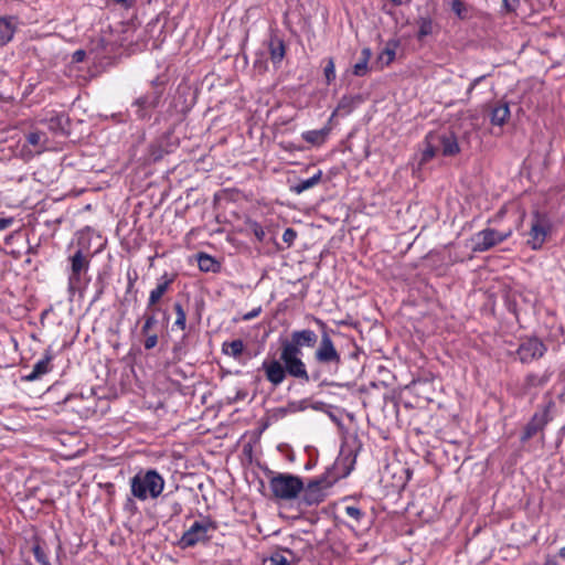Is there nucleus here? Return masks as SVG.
Instances as JSON below:
<instances>
[{
	"mask_svg": "<svg viewBox=\"0 0 565 565\" xmlns=\"http://www.w3.org/2000/svg\"><path fill=\"white\" fill-rule=\"evenodd\" d=\"M156 310H157V308L153 309V311H156ZM143 319H145V322L141 328V334L148 335L150 333V330L158 323V320L156 318L154 312H152L151 315H145Z\"/></svg>",
	"mask_w": 565,
	"mask_h": 565,
	"instance_id": "473e14b6",
	"label": "nucleus"
},
{
	"mask_svg": "<svg viewBox=\"0 0 565 565\" xmlns=\"http://www.w3.org/2000/svg\"><path fill=\"white\" fill-rule=\"evenodd\" d=\"M70 275H68V292L73 296L79 290L83 276L88 271L90 260L83 253L82 249H77L72 256H70Z\"/></svg>",
	"mask_w": 565,
	"mask_h": 565,
	"instance_id": "20e7f679",
	"label": "nucleus"
},
{
	"mask_svg": "<svg viewBox=\"0 0 565 565\" xmlns=\"http://www.w3.org/2000/svg\"><path fill=\"white\" fill-rule=\"evenodd\" d=\"M25 142L26 145L33 147L36 153H41L46 149L47 136L43 131L32 130L25 134Z\"/></svg>",
	"mask_w": 565,
	"mask_h": 565,
	"instance_id": "6ab92c4d",
	"label": "nucleus"
},
{
	"mask_svg": "<svg viewBox=\"0 0 565 565\" xmlns=\"http://www.w3.org/2000/svg\"><path fill=\"white\" fill-rule=\"evenodd\" d=\"M47 129L55 135H67L70 118L64 113H54L45 119Z\"/></svg>",
	"mask_w": 565,
	"mask_h": 565,
	"instance_id": "2eb2a0df",
	"label": "nucleus"
},
{
	"mask_svg": "<svg viewBox=\"0 0 565 565\" xmlns=\"http://www.w3.org/2000/svg\"><path fill=\"white\" fill-rule=\"evenodd\" d=\"M510 117V108L507 103L495 105L490 113V122L494 126H503Z\"/></svg>",
	"mask_w": 565,
	"mask_h": 565,
	"instance_id": "aec40b11",
	"label": "nucleus"
},
{
	"mask_svg": "<svg viewBox=\"0 0 565 565\" xmlns=\"http://www.w3.org/2000/svg\"><path fill=\"white\" fill-rule=\"evenodd\" d=\"M287 411H288V414H294V413H297V406H296V402H289L287 405Z\"/></svg>",
	"mask_w": 565,
	"mask_h": 565,
	"instance_id": "8fccbe9b",
	"label": "nucleus"
},
{
	"mask_svg": "<svg viewBox=\"0 0 565 565\" xmlns=\"http://www.w3.org/2000/svg\"><path fill=\"white\" fill-rule=\"evenodd\" d=\"M273 495L282 501H290L300 494L303 481L300 477L290 473H277L269 480Z\"/></svg>",
	"mask_w": 565,
	"mask_h": 565,
	"instance_id": "7ed1b4c3",
	"label": "nucleus"
},
{
	"mask_svg": "<svg viewBox=\"0 0 565 565\" xmlns=\"http://www.w3.org/2000/svg\"><path fill=\"white\" fill-rule=\"evenodd\" d=\"M519 3H520V0H502V7L505 10V12L515 11Z\"/></svg>",
	"mask_w": 565,
	"mask_h": 565,
	"instance_id": "ea45409f",
	"label": "nucleus"
},
{
	"mask_svg": "<svg viewBox=\"0 0 565 565\" xmlns=\"http://www.w3.org/2000/svg\"><path fill=\"white\" fill-rule=\"evenodd\" d=\"M173 310L175 312V321H174V327H177L178 329L184 331L185 328H186V312L185 310L183 309L182 305L180 302H175L173 305Z\"/></svg>",
	"mask_w": 565,
	"mask_h": 565,
	"instance_id": "2f4dec72",
	"label": "nucleus"
},
{
	"mask_svg": "<svg viewBox=\"0 0 565 565\" xmlns=\"http://www.w3.org/2000/svg\"><path fill=\"white\" fill-rule=\"evenodd\" d=\"M487 77V75H481L479 77H476L469 85L468 89H467V96L468 98H470L471 94H472V90L475 89V87L481 83L484 78Z\"/></svg>",
	"mask_w": 565,
	"mask_h": 565,
	"instance_id": "79ce46f5",
	"label": "nucleus"
},
{
	"mask_svg": "<svg viewBox=\"0 0 565 565\" xmlns=\"http://www.w3.org/2000/svg\"><path fill=\"white\" fill-rule=\"evenodd\" d=\"M558 555L559 557L565 558V546L558 551Z\"/></svg>",
	"mask_w": 565,
	"mask_h": 565,
	"instance_id": "5fc2aeb1",
	"label": "nucleus"
},
{
	"mask_svg": "<svg viewBox=\"0 0 565 565\" xmlns=\"http://www.w3.org/2000/svg\"><path fill=\"white\" fill-rule=\"evenodd\" d=\"M344 513L347 516L354 520L355 523H360L362 518L364 516V512L356 505L344 507Z\"/></svg>",
	"mask_w": 565,
	"mask_h": 565,
	"instance_id": "72a5a7b5",
	"label": "nucleus"
},
{
	"mask_svg": "<svg viewBox=\"0 0 565 565\" xmlns=\"http://www.w3.org/2000/svg\"><path fill=\"white\" fill-rule=\"evenodd\" d=\"M437 146L440 147L441 153L446 157H451L460 151L458 139L451 131L443 134H435Z\"/></svg>",
	"mask_w": 565,
	"mask_h": 565,
	"instance_id": "f8f14e48",
	"label": "nucleus"
},
{
	"mask_svg": "<svg viewBox=\"0 0 565 565\" xmlns=\"http://www.w3.org/2000/svg\"><path fill=\"white\" fill-rule=\"evenodd\" d=\"M362 102L361 95H344L338 103L335 110L332 113V117L337 114L342 116L349 115L353 111L358 104Z\"/></svg>",
	"mask_w": 565,
	"mask_h": 565,
	"instance_id": "f3484780",
	"label": "nucleus"
},
{
	"mask_svg": "<svg viewBox=\"0 0 565 565\" xmlns=\"http://www.w3.org/2000/svg\"><path fill=\"white\" fill-rule=\"evenodd\" d=\"M86 57V52L84 50H77L73 53V61L76 63L83 62Z\"/></svg>",
	"mask_w": 565,
	"mask_h": 565,
	"instance_id": "c03bdc74",
	"label": "nucleus"
},
{
	"mask_svg": "<svg viewBox=\"0 0 565 565\" xmlns=\"http://www.w3.org/2000/svg\"><path fill=\"white\" fill-rule=\"evenodd\" d=\"M320 332L311 329L291 331L289 338L280 340L279 359L265 360L262 363L266 380L278 387L287 376L300 383L318 382L323 371H338L342 364L340 352L331 338L332 329L320 318L313 317Z\"/></svg>",
	"mask_w": 565,
	"mask_h": 565,
	"instance_id": "f257e3e1",
	"label": "nucleus"
},
{
	"mask_svg": "<svg viewBox=\"0 0 565 565\" xmlns=\"http://www.w3.org/2000/svg\"><path fill=\"white\" fill-rule=\"evenodd\" d=\"M371 49L364 47L361 52V58L353 65V74L355 76H364L367 73V63L371 58Z\"/></svg>",
	"mask_w": 565,
	"mask_h": 565,
	"instance_id": "7c9ffc66",
	"label": "nucleus"
},
{
	"mask_svg": "<svg viewBox=\"0 0 565 565\" xmlns=\"http://www.w3.org/2000/svg\"><path fill=\"white\" fill-rule=\"evenodd\" d=\"M174 277L169 276L168 274H164L160 281L158 282L157 287L150 291L149 298H148V309L154 308V306L161 300V298L164 296V294L169 290L171 284L173 282Z\"/></svg>",
	"mask_w": 565,
	"mask_h": 565,
	"instance_id": "dca6fc26",
	"label": "nucleus"
},
{
	"mask_svg": "<svg viewBox=\"0 0 565 565\" xmlns=\"http://www.w3.org/2000/svg\"><path fill=\"white\" fill-rule=\"evenodd\" d=\"M245 344L241 339H236L231 342H224L222 344V352L234 359H238L243 354Z\"/></svg>",
	"mask_w": 565,
	"mask_h": 565,
	"instance_id": "cd10ccee",
	"label": "nucleus"
},
{
	"mask_svg": "<svg viewBox=\"0 0 565 565\" xmlns=\"http://www.w3.org/2000/svg\"><path fill=\"white\" fill-rule=\"evenodd\" d=\"M137 279V276H131L130 274H128V287H127V291L129 292L131 290V288L134 287L135 285V281Z\"/></svg>",
	"mask_w": 565,
	"mask_h": 565,
	"instance_id": "09e8293b",
	"label": "nucleus"
},
{
	"mask_svg": "<svg viewBox=\"0 0 565 565\" xmlns=\"http://www.w3.org/2000/svg\"><path fill=\"white\" fill-rule=\"evenodd\" d=\"M260 311H262L260 307L255 308V309H253L252 311H249V312L245 313V315L242 317V319H243V320H245V321L252 320V319H254V318L258 317V316H259V313H260Z\"/></svg>",
	"mask_w": 565,
	"mask_h": 565,
	"instance_id": "37998d69",
	"label": "nucleus"
},
{
	"mask_svg": "<svg viewBox=\"0 0 565 565\" xmlns=\"http://www.w3.org/2000/svg\"><path fill=\"white\" fill-rule=\"evenodd\" d=\"M13 223L12 217H1L0 218V231L7 230Z\"/></svg>",
	"mask_w": 565,
	"mask_h": 565,
	"instance_id": "a18cd8bd",
	"label": "nucleus"
},
{
	"mask_svg": "<svg viewBox=\"0 0 565 565\" xmlns=\"http://www.w3.org/2000/svg\"><path fill=\"white\" fill-rule=\"evenodd\" d=\"M551 231L550 218L540 212H534L531 221V228L529 232L527 245L534 249H540Z\"/></svg>",
	"mask_w": 565,
	"mask_h": 565,
	"instance_id": "423d86ee",
	"label": "nucleus"
},
{
	"mask_svg": "<svg viewBox=\"0 0 565 565\" xmlns=\"http://www.w3.org/2000/svg\"><path fill=\"white\" fill-rule=\"evenodd\" d=\"M32 553L40 565H51L46 543L39 537H34Z\"/></svg>",
	"mask_w": 565,
	"mask_h": 565,
	"instance_id": "393cba45",
	"label": "nucleus"
},
{
	"mask_svg": "<svg viewBox=\"0 0 565 565\" xmlns=\"http://www.w3.org/2000/svg\"><path fill=\"white\" fill-rule=\"evenodd\" d=\"M323 73L326 76L327 84H330L332 81L335 79V65L334 60L332 57L327 58Z\"/></svg>",
	"mask_w": 565,
	"mask_h": 565,
	"instance_id": "f704fd0d",
	"label": "nucleus"
},
{
	"mask_svg": "<svg viewBox=\"0 0 565 565\" xmlns=\"http://www.w3.org/2000/svg\"><path fill=\"white\" fill-rule=\"evenodd\" d=\"M252 230L257 239L262 242L265 237L264 228L258 223L255 222L252 224Z\"/></svg>",
	"mask_w": 565,
	"mask_h": 565,
	"instance_id": "a19ab883",
	"label": "nucleus"
},
{
	"mask_svg": "<svg viewBox=\"0 0 565 565\" xmlns=\"http://www.w3.org/2000/svg\"><path fill=\"white\" fill-rule=\"evenodd\" d=\"M185 351H184V345H183V342H178L173 345L172 348V354H173V361L174 362H179L182 360L183 355H184Z\"/></svg>",
	"mask_w": 565,
	"mask_h": 565,
	"instance_id": "e433bc0d",
	"label": "nucleus"
},
{
	"mask_svg": "<svg viewBox=\"0 0 565 565\" xmlns=\"http://www.w3.org/2000/svg\"><path fill=\"white\" fill-rule=\"evenodd\" d=\"M296 406H297V413L298 412H303L305 409H307L308 407V404H307V401L306 399H302V401H297L296 402Z\"/></svg>",
	"mask_w": 565,
	"mask_h": 565,
	"instance_id": "de8ad7c7",
	"label": "nucleus"
},
{
	"mask_svg": "<svg viewBox=\"0 0 565 565\" xmlns=\"http://www.w3.org/2000/svg\"><path fill=\"white\" fill-rule=\"evenodd\" d=\"M332 486V481L327 476H321L310 480L300 493L301 501L306 505H316L324 500V490Z\"/></svg>",
	"mask_w": 565,
	"mask_h": 565,
	"instance_id": "1a4fd4ad",
	"label": "nucleus"
},
{
	"mask_svg": "<svg viewBox=\"0 0 565 565\" xmlns=\"http://www.w3.org/2000/svg\"><path fill=\"white\" fill-rule=\"evenodd\" d=\"M552 372L550 370H545L542 374L539 373H529L523 381L522 384V394H529L533 388H540L545 386L551 380Z\"/></svg>",
	"mask_w": 565,
	"mask_h": 565,
	"instance_id": "ddd939ff",
	"label": "nucleus"
},
{
	"mask_svg": "<svg viewBox=\"0 0 565 565\" xmlns=\"http://www.w3.org/2000/svg\"><path fill=\"white\" fill-rule=\"evenodd\" d=\"M398 46L397 41L387 42L385 49L379 55L377 62L382 64V66L390 65L395 58V51Z\"/></svg>",
	"mask_w": 565,
	"mask_h": 565,
	"instance_id": "c756f323",
	"label": "nucleus"
},
{
	"mask_svg": "<svg viewBox=\"0 0 565 565\" xmlns=\"http://www.w3.org/2000/svg\"><path fill=\"white\" fill-rule=\"evenodd\" d=\"M546 347L537 338H530L521 342L516 354L522 363H530L544 355Z\"/></svg>",
	"mask_w": 565,
	"mask_h": 565,
	"instance_id": "9b49d317",
	"label": "nucleus"
},
{
	"mask_svg": "<svg viewBox=\"0 0 565 565\" xmlns=\"http://www.w3.org/2000/svg\"><path fill=\"white\" fill-rule=\"evenodd\" d=\"M265 565H295V555L290 550L277 551L265 559Z\"/></svg>",
	"mask_w": 565,
	"mask_h": 565,
	"instance_id": "4be33fe9",
	"label": "nucleus"
},
{
	"mask_svg": "<svg viewBox=\"0 0 565 565\" xmlns=\"http://www.w3.org/2000/svg\"><path fill=\"white\" fill-rule=\"evenodd\" d=\"M416 23L418 25L417 40L422 41L424 38L433 34L434 22L429 15L419 17Z\"/></svg>",
	"mask_w": 565,
	"mask_h": 565,
	"instance_id": "c85d7f7f",
	"label": "nucleus"
},
{
	"mask_svg": "<svg viewBox=\"0 0 565 565\" xmlns=\"http://www.w3.org/2000/svg\"><path fill=\"white\" fill-rule=\"evenodd\" d=\"M268 49L271 62L274 64L280 63L286 53L284 41L274 36L269 40Z\"/></svg>",
	"mask_w": 565,
	"mask_h": 565,
	"instance_id": "b1692460",
	"label": "nucleus"
},
{
	"mask_svg": "<svg viewBox=\"0 0 565 565\" xmlns=\"http://www.w3.org/2000/svg\"><path fill=\"white\" fill-rule=\"evenodd\" d=\"M17 30L15 19L12 17L0 18V46L8 44Z\"/></svg>",
	"mask_w": 565,
	"mask_h": 565,
	"instance_id": "a211bd4d",
	"label": "nucleus"
},
{
	"mask_svg": "<svg viewBox=\"0 0 565 565\" xmlns=\"http://www.w3.org/2000/svg\"><path fill=\"white\" fill-rule=\"evenodd\" d=\"M288 414L287 407H279L276 409V416L285 417Z\"/></svg>",
	"mask_w": 565,
	"mask_h": 565,
	"instance_id": "3c124183",
	"label": "nucleus"
},
{
	"mask_svg": "<svg viewBox=\"0 0 565 565\" xmlns=\"http://www.w3.org/2000/svg\"><path fill=\"white\" fill-rule=\"evenodd\" d=\"M116 3L120 4L125 9H130L135 4V0H114Z\"/></svg>",
	"mask_w": 565,
	"mask_h": 565,
	"instance_id": "49530a36",
	"label": "nucleus"
},
{
	"mask_svg": "<svg viewBox=\"0 0 565 565\" xmlns=\"http://www.w3.org/2000/svg\"><path fill=\"white\" fill-rule=\"evenodd\" d=\"M296 237H297V232H296L294 228L288 227V228H286V230L284 231V234H282V241H284L285 243H287V244H288V246H290V245L294 243V241L296 239Z\"/></svg>",
	"mask_w": 565,
	"mask_h": 565,
	"instance_id": "4c0bfd02",
	"label": "nucleus"
},
{
	"mask_svg": "<svg viewBox=\"0 0 565 565\" xmlns=\"http://www.w3.org/2000/svg\"><path fill=\"white\" fill-rule=\"evenodd\" d=\"M163 89L161 87L153 86L150 92H147L142 96L138 97L132 103V107L136 108V117L141 120L150 119L152 110L156 109L160 104Z\"/></svg>",
	"mask_w": 565,
	"mask_h": 565,
	"instance_id": "6e6552de",
	"label": "nucleus"
},
{
	"mask_svg": "<svg viewBox=\"0 0 565 565\" xmlns=\"http://www.w3.org/2000/svg\"><path fill=\"white\" fill-rule=\"evenodd\" d=\"M391 1L394 6H403L407 2H409V0H391Z\"/></svg>",
	"mask_w": 565,
	"mask_h": 565,
	"instance_id": "603ef678",
	"label": "nucleus"
},
{
	"mask_svg": "<svg viewBox=\"0 0 565 565\" xmlns=\"http://www.w3.org/2000/svg\"><path fill=\"white\" fill-rule=\"evenodd\" d=\"M322 179V171L318 170L311 178L307 180H301L296 184L290 185V191L296 194H301L302 192L316 186L320 183Z\"/></svg>",
	"mask_w": 565,
	"mask_h": 565,
	"instance_id": "a878e982",
	"label": "nucleus"
},
{
	"mask_svg": "<svg viewBox=\"0 0 565 565\" xmlns=\"http://www.w3.org/2000/svg\"><path fill=\"white\" fill-rule=\"evenodd\" d=\"M330 130L331 129L326 126L321 129L305 131L302 132L301 137L308 143L320 146L326 141Z\"/></svg>",
	"mask_w": 565,
	"mask_h": 565,
	"instance_id": "5701e85b",
	"label": "nucleus"
},
{
	"mask_svg": "<svg viewBox=\"0 0 565 565\" xmlns=\"http://www.w3.org/2000/svg\"><path fill=\"white\" fill-rule=\"evenodd\" d=\"M451 10L459 19L466 18V6L461 0H452Z\"/></svg>",
	"mask_w": 565,
	"mask_h": 565,
	"instance_id": "c9c22d12",
	"label": "nucleus"
},
{
	"mask_svg": "<svg viewBox=\"0 0 565 565\" xmlns=\"http://www.w3.org/2000/svg\"><path fill=\"white\" fill-rule=\"evenodd\" d=\"M146 340L143 342V347L146 350L153 349L158 343V335L156 333H149L148 335H145Z\"/></svg>",
	"mask_w": 565,
	"mask_h": 565,
	"instance_id": "58836bf2",
	"label": "nucleus"
},
{
	"mask_svg": "<svg viewBox=\"0 0 565 565\" xmlns=\"http://www.w3.org/2000/svg\"><path fill=\"white\" fill-rule=\"evenodd\" d=\"M544 565H558L557 562L553 558H547Z\"/></svg>",
	"mask_w": 565,
	"mask_h": 565,
	"instance_id": "864d4df0",
	"label": "nucleus"
},
{
	"mask_svg": "<svg viewBox=\"0 0 565 565\" xmlns=\"http://www.w3.org/2000/svg\"><path fill=\"white\" fill-rule=\"evenodd\" d=\"M512 234V231L509 230L507 232H499L494 228H484L478 233H476L471 237L472 250L475 253H482L491 249L495 245L508 239Z\"/></svg>",
	"mask_w": 565,
	"mask_h": 565,
	"instance_id": "39448f33",
	"label": "nucleus"
},
{
	"mask_svg": "<svg viewBox=\"0 0 565 565\" xmlns=\"http://www.w3.org/2000/svg\"><path fill=\"white\" fill-rule=\"evenodd\" d=\"M198 266L204 273H217L220 270V263L205 253L198 255Z\"/></svg>",
	"mask_w": 565,
	"mask_h": 565,
	"instance_id": "bb28decb",
	"label": "nucleus"
},
{
	"mask_svg": "<svg viewBox=\"0 0 565 565\" xmlns=\"http://www.w3.org/2000/svg\"><path fill=\"white\" fill-rule=\"evenodd\" d=\"M555 407L553 399H548L541 409L534 413L531 420L524 427L521 436L522 441H527L539 431L543 430L544 427L552 420V409Z\"/></svg>",
	"mask_w": 565,
	"mask_h": 565,
	"instance_id": "0eeeda50",
	"label": "nucleus"
},
{
	"mask_svg": "<svg viewBox=\"0 0 565 565\" xmlns=\"http://www.w3.org/2000/svg\"><path fill=\"white\" fill-rule=\"evenodd\" d=\"M438 151V146L436 142V136L433 132H429L425 138V149L422 152L418 164L424 166L429 160H431Z\"/></svg>",
	"mask_w": 565,
	"mask_h": 565,
	"instance_id": "412c9836",
	"label": "nucleus"
},
{
	"mask_svg": "<svg viewBox=\"0 0 565 565\" xmlns=\"http://www.w3.org/2000/svg\"><path fill=\"white\" fill-rule=\"evenodd\" d=\"M131 493L135 498L145 501L148 497L158 498L164 488V479L154 469L139 472L130 480Z\"/></svg>",
	"mask_w": 565,
	"mask_h": 565,
	"instance_id": "f03ea898",
	"label": "nucleus"
},
{
	"mask_svg": "<svg viewBox=\"0 0 565 565\" xmlns=\"http://www.w3.org/2000/svg\"><path fill=\"white\" fill-rule=\"evenodd\" d=\"M52 359L53 356L50 353H46L33 365L32 371L29 374L23 375L21 380L25 382L40 380L43 375L47 374L52 370Z\"/></svg>",
	"mask_w": 565,
	"mask_h": 565,
	"instance_id": "4468645a",
	"label": "nucleus"
},
{
	"mask_svg": "<svg viewBox=\"0 0 565 565\" xmlns=\"http://www.w3.org/2000/svg\"><path fill=\"white\" fill-rule=\"evenodd\" d=\"M211 529H215V526L210 521H195L179 540V547L185 550L195 546L200 542L207 541V532Z\"/></svg>",
	"mask_w": 565,
	"mask_h": 565,
	"instance_id": "9d476101",
	"label": "nucleus"
}]
</instances>
